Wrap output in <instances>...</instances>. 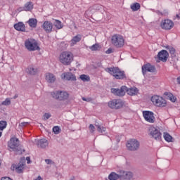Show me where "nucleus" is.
<instances>
[{"instance_id":"f257e3e1","label":"nucleus","mask_w":180,"mask_h":180,"mask_svg":"<svg viewBox=\"0 0 180 180\" xmlns=\"http://www.w3.org/2000/svg\"><path fill=\"white\" fill-rule=\"evenodd\" d=\"M106 72L115 77L116 79H126V74H124V71L120 70L119 68H107L105 69Z\"/></svg>"},{"instance_id":"f03ea898","label":"nucleus","mask_w":180,"mask_h":180,"mask_svg":"<svg viewBox=\"0 0 180 180\" xmlns=\"http://www.w3.org/2000/svg\"><path fill=\"white\" fill-rule=\"evenodd\" d=\"M10 151H14L17 154H22V146L18 138H11L8 143Z\"/></svg>"},{"instance_id":"7ed1b4c3","label":"nucleus","mask_w":180,"mask_h":180,"mask_svg":"<svg viewBox=\"0 0 180 180\" xmlns=\"http://www.w3.org/2000/svg\"><path fill=\"white\" fill-rule=\"evenodd\" d=\"M59 60L63 65H70L74 61V55L70 51H64L60 55Z\"/></svg>"},{"instance_id":"20e7f679","label":"nucleus","mask_w":180,"mask_h":180,"mask_svg":"<svg viewBox=\"0 0 180 180\" xmlns=\"http://www.w3.org/2000/svg\"><path fill=\"white\" fill-rule=\"evenodd\" d=\"M25 46L28 51H36V50H40V47L37 44V41L34 39H27L25 41Z\"/></svg>"},{"instance_id":"39448f33","label":"nucleus","mask_w":180,"mask_h":180,"mask_svg":"<svg viewBox=\"0 0 180 180\" xmlns=\"http://www.w3.org/2000/svg\"><path fill=\"white\" fill-rule=\"evenodd\" d=\"M111 41L117 49H120L124 46V39L123 37L119 34H115L112 37Z\"/></svg>"},{"instance_id":"423d86ee","label":"nucleus","mask_w":180,"mask_h":180,"mask_svg":"<svg viewBox=\"0 0 180 180\" xmlns=\"http://www.w3.org/2000/svg\"><path fill=\"white\" fill-rule=\"evenodd\" d=\"M150 101L155 106H158L159 108H165L167 106V101L161 96H153L151 97Z\"/></svg>"},{"instance_id":"0eeeda50","label":"nucleus","mask_w":180,"mask_h":180,"mask_svg":"<svg viewBox=\"0 0 180 180\" xmlns=\"http://www.w3.org/2000/svg\"><path fill=\"white\" fill-rule=\"evenodd\" d=\"M51 95L54 99H58V101H67L70 96L68 92L61 91H53Z\"/></svg>"},{"instance_id":"6e6552de","label":"nucleus","mask_w":180,"mask_h":180,"mask_svg":"<svg viewBox=\"0 0 180 180\" xmlns=\"http://www.w3.org/2000/svg\"><path fill=\"white\" fill-rule=\"evenodd\" d=\"M127 148L129 151H137L140 148V142L135 139H129Z\"/></svg>"},{"instance_id":"1a4fd4ad","label":"nucleus","mask_w":180,"mask_h":180,"mask_svg":"<svg viewBox=\"0 0 180 180\" xmlns=\"http://www.w3.org/2000/svg\"><path fill=\"white\" fill-rule=\"evenodd\" d=\"M148 131H149L150 136H152V139H154L155 140H158V141L161 140L162 134L158 129L155 128L153 126H151V127H149Z\"/></svg>"},{"instance_id":"9d476101","label":"nucleus","mask_w":180,"mask_h":180,"mask_svg":"<svg viewBox=\"0 0 180 180\" xmlns=\"http://www.w3.org/2000/svg\"><path fill=\"white\" fill-rule=\"evenodd\" d=\"M25 165H26V160L25 159H21L20 162H19L18 165H13L11 166V169L12 171H15L18 174H22Z\"/></svg>"},{"instance_id":"9b49d317","label":"nucleus","mask_w":180,"mask_h":180,"mask_svg":"<svg viewBox=\"0 0 180 180\" xmlns=\"http://www.w3.org/2000/svg\"><path fill=\"white\" fill-rule=\"evenodd\" d=\"M124 103L121 99H114L108 102V106L111 109H120L123 108Z\"/></svg>"},{"instance_id":"f8f14e48","label":"nucleus","mask_w":180,"mask_h":180,"mask_svg":"<svg viewBox=\"0 0 180 180\" xmlns=\"http://www.w3.org/2000/svg\"><path fill=\"white\" fill-rule=\"evenodd\" d=\"M160 27L164 30H171L172 27H174V22L169 19L162 20Z\"/></svg>"},{"instance_id":"ddd939ff","label":"nucleus","mask_w":180,"mask_h":180,"mask_svg":"<svg viewBox=\"0 0 180 180\" xmlns=\"http://www.w3.org/2000/svg\"><path fill=\"white\" fill-rule=\"evenodd\" d=\"M143 117L146 122L149 123H154L155 122V117H154V112L151 111H143Z\"/></svg>"},{"instance_id":"4468645a","label":"nucleus","mask_w":180,"mask_h":180,"mask_svg":"<svg viewBox=\"0 0 180 180\" xmlns=\"http://www.w3.org/2000/svg\"><path fill=\"white\" fill-rule=\"evenodd\" d=\"M126 89H127V86H122L120 89H111V92L117 96H124L126 94Z\"/></svg>"},{"instance_id":"2eb2a0df","label":"nucleus","mask_w":180,"mask_h":180,"mask_svg":"<svg viewBox=\"0 0 180 180\" xmlns=\"http://www.w3.org/2000/svg\"><path fill=\"white\" fill-rule=\"evenodd\" d=\"M120 180H133V173L123 170L120 171Z\"/></svg>"},{"instance_id":"dca6fc26","label":"nucleus","mask_w":180,"mask_h":180,"mask_svg":"<svg viewBox=\"0 0 180 180\" xmlns=\"http://www.w3.org/2000/svg\"><path fill=\"white\" fill-rule=\"evenodd\" d=\"M147 72H155V66H154L150 63L143 65L142 66L143 75H146V74H147Z\"/></svg>"},{"instance_id":"f3484780","label":"nucleus","mask_w":180,"mask_h":180,"mask_svg":"<svg viewBox=\"0 0 180 180\" xmlns=\"http://www.w3.org/2000/svg\"><path fill=\"white\" fill-rule=\"evenodd\" d=\"M168 57H169V53H168V51L165 50L160 51L158 54V60H160V61H162V63H167Z\"/></svg>"},{"instance_id":"a211bd4d","label":"nucleus","mask_w":180,"mask_h":180,"mask_svg":"<svg viewBox=\"0 0 180 180\" xmlns=\"http://www.w3.org/2000/svg\"><path fill=\"white\" fill-rule=\"evenodd\" d=\"M60 77L62 79H66V81H77V77L72 72H64Z\"/></svg>"},{"instance_id":"6ab92c4d","label":"nucleus","mask_w":180,"mask_h":180,"mask_svg":"<svg viewBox=\"0 0 180 180\" xmlns=\"http://www.w3.org/2000/svg\"><path fill=\"white\" fill-rule=\"evenodd\" d=\"M46 33H51L53 32V23L50 21H45L42 25Z\"/></svg>"},{"instance_id":"aec40b11","label":"nucleus","mask_w":180,"mask_h":180,"mask_svg":"<svg viewBox=\"0 0 180 180\" xmlns=\"http://www.w3.org/2000/svg\"><path fill=\"white\" fill-rule=\"evenodd\" d=\"M35 142L39 148H46L49 146V141L47 139H38Z\"/></svg>"},{"instance_id":"412c9836","label":"nucleus","mask_w":180,"mask_h":180,"mask_svg":"<svg viewBox=\"0 0 180 180\" xmlns=\"http://www.w3.org/2000/svg\"><path fill=\"white\" fill-rule=\"evenodd\" d=\"M14 29L18 30V32H25L26 31V26L22 22H19L14 25Z\"/></svg>"},{"instance_id":"4be33fe9","label":"nucleus","mask_w":180,"mask_h":180,"mask_svg":"<svg viewBox=\"0 0 180 180\" xmlns=\"http://www.w3.org/2000/svg\"><path fill=\"white\" fill-rule=\"evenodd\" d=\"M125 92H127L128 95H130V96H133L134 95H137V94H139V89L136 87H131L129 89L127 87Z\"/></svg>"},{"instance_id":"5701e85b","label":"nucleus","mask_w":180,"mask_h":180,"mask_svg":"<svg viewBox=\"0 0 180 180\" xmlns=\"http://www.w3.org/2000/svg\"><path fill=\"white\" fill-rule=\"evenodd\" d=\"M56 76L53 73H46V80L49 84H54L56 82Z\"/></svg>"},{"instance_id":"b1692460","label":"nucleus","mask_w":180,"mask_h":180,"mask_svg":"<svg viewBox=\"0 0 180 180\" xmlns=\"http://www.w3.org/2000/svg\"><path fill=\"white\" fill-rule=\"evenodd\" d=\"M82 37L81 36V34H77L70 41V45L75 46V44L79 43V41L82 40Z\"/></svg>"},{"instance_id":"393cba45","label":"nucleus","mask_w":180,"mask_h":180,"mask_svg":"<svg viewBox=\"0 0 180 180\" xmlns=\"http://www.w3.org/2000/svg\"><path fill=\"white\" fill-rule=\"evenodd\" d=\"M163 137L167 143H174L175 139L168 132H164Z\"/></svg>"},{"instance_id":"a878e982","label":"nucleus","mask_w":180,"mask_h":180,"mask_svg":"<svg viewBox=\"0 0 180 180\" xmlns=\"http://www.w3.org/2000/svg\"><path fill=\"white\" fill-rule=\"evenodd\" d=\"M6 126H8L6 121H0V137L2 136V131H4V129H6Z\"/></svg>"},{"instance_id":"bb28decb","label":"nucleus","mask_w":180,"mask_h":180,"mask_svg":"<svg viewBox=\"0 0 180 180\" xmlns=\"http://www.w3.org/2000/svg\"><path fill=\"white\" fill-rule=\"evenodd\" d=\"M110 180H117L120 179V174H117L115 172H111L108 176Z\"/></svg>"},{"instance_id":"cd10ccee","label":"nucleus","mask_w":180,"mask_h":180,"mask_svg":"<svg viewBox=\"0 0 180 180\" xmlns=\"http://www.w3.org/2000/svg\"><path fill=\"white\" fill-rule=\"evenodd\" d=\"M165 49H167V50H169L172 58H175V57H176V55L175 54V48L170 46H165Z\"/></svg>"},{"instance_id":"c85d7f7f","label":"nucleus","mask_w":180,"mask_h":180,"mask_svg":"<svg viewBox=\"0 0 180 180\" xmlns=\"http://www.w3.org/2000/svg\"><path fill=\"white\" fill-rule=\"evenodd\" d=\"M27 72L30 74V75H36V74H37V69L32 66H29Z\"/></svg>"},{"instance_id":"c756f323","label":"nucleus","mask_w":180,"mask_h":180,"mask_svg":"<svg viewBox=\"0 0 180 180\" xmlns=\"http://www.w3.org/2000/svg\"><path fill=\"white\" fill-rule=\"evenodd\" d=\"M164 95H165V96H167V98L169 99V101H171V102H176V97H175L173 94L165 92Z\"/></svg>"},{"instance_id":"7c9ffc66","label":"nucleus","mask_w":180,"mask_h":180,"mask_svg":"<svg viewBox=\"0 0 180 180\" xmlns=\"http://www.w3.org/2000/svg\"><path fill=\"white\" fill-rule=\"evenodd\" d=\"M28 24L30 25V27H36L37 26V20L36 18H30L28 20Z\"/></svg>"},{"instance_id":"2f4dec72","label":"nucleus","mask_w":180,"mask_h":180,"mask_svg":"<svg viewBox=\"0 0 180 180\" xmlns=\"http://www.w3.org/2000/svg\"><path fill=\"white\" fill-rule=\"evenodd\" d=\"M89 49L90 50H91V51H99V50L102 49V46L99 45V44H95L93 46H90Z\"/></svg>"},{"instance_id":"473e14b6","label":"nucleus","mask_w":180,"mask_h":180,"mask_svg":"<svg viewBox=\"0 0 180 180\" xmlns=\"http://www.w3.org/2000/svg\"><path fill=\"white\" fill-rule=\"evenodd\" d=\"M95 126L97 128L98 133H103V131H106V128L102 127V125L99 124V123L96 122Z\"/></svg>"},{"instance_id":"72a5a7b5","label":"nucleus","mask_w":180,"mask_h":180,"mask_svg":"<svg viewBox=\"0 0 180 180\" xmlns=\"http://www.w3.org/2000/svg\"><path fill=\"white\" fill-rule=\"evenodd\" d=\"M79 78L84 82H88L91 80V78L89 77V76H88L86 75H80Z\"/></svg>"},{"instance_id":"f704fd0d","label":"nucleus","mask_w":180,"mask_h":180,"mask_svg":"<svg viewBox=\"0 0 180 180\" xmlns=\"http://www.w3.org/2000/svg\"><path fill=\"white\" fill-rule=\"evenodd\" d=\"M53 25L56 27V29H63V24L61 23V21L58 20H55Z\"/></svg>"},{"instance_id":"c9c22d12","label":"nucleus","mask_w":180,"mask_h":180,"mask_svg":"<svg viewBox=\"0 0 180 180\" xmlns=\"http://www.w3.org/2000/svg\"><path fill=\"white\" fill-rule=\"evenodd\" d=\"M25 11H32L33 9V4L32 2H28L25 5Z\"/></svg>"},{"instance_id":"e433bc0d","label":"nucleus","mask_w":180,"mask_h":180,"mask_svg":"<svg viewBox=\"0 0 180 180\" xmlns=\"http://www.w3.org/2000/svg\"><path fill=\"white\" fill-rule=\"evenodd\" d=\"M131 9H132V11H139V9H140V4L139 3H135L133 5L131 6Z\"/></svg>"},{"instance_id":"4c0bfd02","label":"nucleus","mask_w":180,"mask_h":180,"mask_svg":"<svg viewBox=\"0 0 180 180\" xmlns=\"http://www.w3.org/2000/svg\"><path fill=\"white\" fill-rule=\"evenodd\" d=\"M53 131L55 133V134H60L61 129H60V127L56 126L53 128Z\"/></svg>"},{"instance_id":"58836bf2","label":"nucleus","mask_w":180,"mask_h":180,"mask_svg":"<svg viewBox=\"0 0 180 180\" xmlns=\"http://www.w3.org/2000/svg\"><path fill=\"white\" fill-rule=\"evenodd\" d=\"M1 105L4 106H9V105H11V100L9 98H6L4 101L1 103Z\"/></svg>"},{"instance_id":"ea45409f","label":"nucleus","mask_w":180,"mask_h":180,"mask_svg":"<svg viewBox=\"0 0 180 180\" xmlns=\"http://www.w3.org/2000/svg\"><path fill=\"white\" fill-rule=\"evenodd\" d=\"M89 129L90 133H94V131H95V126H94V124H91L89 126Z\"/></svg>"},{"instance_id":"a19ab883","label":"nucleus","mask_w":180,"mask_h":180,"mask_svg":"<svg viewBox=\"0 0 180 180\" xmlns=\"http://www.w3.org/2000/svg\"><path fill=\"white\" fill-rule=\"evenodd\" d=\"M44 117L45 120H47L48 119H50L51 117V115L50 113H45L44 115Z\"/></svg>"},{"instance_id":"79ce46f5","label":"nucleus","mask_w":180,"mask_h":180,"mask_svg":"<svg viewBox=\"0 0 180 180\" xmlns=\"http://www.w3.org/2000/svg\"><path fill=\"white\" fill-rule=\"evenodd\" d=\"M29 124V122H21L20 124V127H26V126H27Z\"/></svg>"},{"instance_id":"37998d69","label":"nucleus","mask_w":180,"mask_h":180,"mask_svg":"<svg viewBox=\"0 0 180 180\" xmlns=\"http://www.w3.org/2000/svg\"><path fill=\"white\" fill-rule=\"evenodd\" d=\"M82 101H84V102H91V101H92L91 98H85V97H82Z\"/></svg>"},{"instance_id":"c03bdc74","label":"nucleus","mask_w":180,"mask_h":180,"mask_svg":"<svg viewBox=\"0 0 180 180\" xmlns=\"http://www.w3.org/2000/svg\"><path fill=\"white\" fill-rule=\"evenodd\" d=\"M1 180H13V179H12L11 177L4 176V177H1Z\"/></svg>"},{"instance_id":"a18cd8bd","label":"nucleus","mask_w":180,"mask_h":180,"mask_svg":"<svg viewBox=\"0 0 180 180\" xmlns=\"http://www.w3.org/2000/svg\"><path fill=\"white\" fill-rule=\"evenodd\" d=\"M45 162H46V164H48V165H50V164H51V162H53V161L50 159H46Z\"/></svg>"},{"instance_id":"49530a36","label":"nucleus","mask_w":180,"mask_h":180,"mask_svg":"<svg viewBox=\"0 0 180 180\" xmlns=\"http://www.w3.org/2000/svg\"><path fill=\"white\" fill-rule=\"evenodd\" d=\"M106 54H110L112 53V49H108L106 51H105Z\"/></svg>"},{"instance_id":"de8ad7c7","label":"nucleus","mask_w":180,"mask_h":180,"mask_svg":"<svg viewBox=\"0 0 180 180\" xmlns=\"http://www.w3.org/2000/svg\"><path fill=\"white\" fill-rule=\"evenodd\" d=\"M26 160H27V164H30V162H31L30 158V157H27Z\"/></svg>"},{"instance_id":"09e8293b","label":"nucleus","mask_w":180,"mask_h":180,"mask_svg":"<svg viewBox=\"0 0 180 180\" xmlns=\"http://www.w3.org/2000/svg\"><path fill=\"white\" fill-rule=\"evenodd\" d=\"M177 82H178V84H180V76L179 77H177Z\"/></svg>"},{"instance_id":"8fccbe9b","label":"nucleus","mask_w":180,"mask_h":180,"mask_svg":"<svg viewBox=\"0 0 180 180\" xmlns=\"http://www.w3.org/2000/svg\"><path fill=\"white\" fill-rule=\"evenodd\" d=\"M35 180H41V177L39 176Z\"/></svg>"},{"instance_id":"3c124183","label":"nucleus","mask_w":180,"mask_h":180,"mask_svg":"<svg viewBox=\"0 0 180 180\" xmlns=\"http://www.w3.org/2000/svg\"><path fill=\"white\" fill-rule=\"evenodd\" d=\"M70 180H75V176H72Z\"/></svg>"},{"instance_id":"603ef678","label":"nucleus","mask_w":180,"mask_h":180,"mask_svg":"<svg viewBox=\"0 0 180 180\" xmlns=\"http://www.w3.org/2000/svg\"><path fill=\"white\" fill-rule=\"evenodd\" d=\"M176 18H177V19H180V15H179V14H176Z\"/></svg>"},{"instance_id":"864d4df0","label":"nucleus","mask_w":180,"mask_h":180,"mask_svg":"<svg viewBox=\"0 0 180 180\" xmlns=\"http://www.w3.org/2000/svg\"><path fill=\"white\" fill-rule=\"evenodd\" d=\"M94 8H96V6H94Z\"/></svg>"},{"instance_id":"5fc2aeb1","label":"nucleus","mask_w":180,"mask_h":180,"mask_svg":"<svg viewBox=\"0 0 180 180\" xmlns=\"http://www.w3.org/2000/svg\"><path fill=\"white\" fill-rule=\"evenodd\" d=\"M160 15H162V13H160Z\"/></svg>"},{"instance_id":"6e6d98bb","label":"nucleus","mask_w":180,"mask_h":180,"mask_svg":"<svg viewBox=\"0 0 180 180\" xmlns=\"http://www.w3.org/2000/svg\"><path fill=\"white\" fill-rule=\"evenodd\" d=\"M14 98H16V96L14 97Z\"/></svg>"}]
</instances>
